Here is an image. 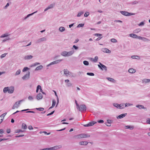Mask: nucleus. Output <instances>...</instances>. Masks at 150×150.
Listing matches in <instances>:
<instances>
[{"instance_id":"obj_28","label":"nucleus","mask_w":150,"mask_h":150,"mask_svg":"<svg viewBox=\"0 0 150 150\" xmlns=\"http://www.w3.org/2000/svg\"><path fill=\"white\" fill-rule=\"evenodd\" d=\"M21 128L23 129H27L26 125L24 123H23L21 125Z\"/></svg>"},{"instance_id":"obj_12","label":"nucleus","mask_w":150,"mask_h":150,"mask_svg":"<svg viewBox=\"0 0 150 150\" xmlns=\"http://www.w3.org/2000/svg\"><path fill=\"white\" fill-rule=\"evenodd\" d=\"M101 50L103 52H104L108 53H110L111 52V51L107 48H103Z\"/></svg>"},{"instance_id":"obj_8","label":"nucleus","mask_w":150,"mask_h":150,"mask_svg":"<svg viewBox=\"0 0 150 150\" xmlns=\"http://www.w3.org/2000/svg\"><path fill=\"white\" fill-rule=\"evenodd\" d=\"M62 148L61 145H59L54 146L53 147L50 148V150H56L60 149Z\"/></svg>"},{"instance_id":"obj_58","label":"nucleus","mask_w":150,"mask_h":150,"mask_svg":"<svg viewBox=\"0 0 150 150\" xmlns=\"http://www.w3.org/2000/svg\"><path fill=\"white\" fill-rule=\"evenodd\" d=\"M146 122L147 124H150V119L148 118L146 120Z\"/></svg>"},{"instance_id":"obj_43","label":"nucleus","mask_w":150,"mask_h":150,"mask_svg":"<svg viewBox=\"0 0 150 150\" xmlns=\"http://www.w3.org/2000/svg\"><path fill=\"white\" fill-rule=\"evenodd\" d=\"M141 31V29L140 28H138L135 30L134 31V32L135 33H138Z\"/></svg>"},{"instance_id":"obj_62","label":"nucleus","mask_w":150,"mask_h":150,"mask_svg":"<svg viewBox=\"0 0 150 150\" xmlns=\"http://www.w3.org/2000/svg\"><path fill=\"white\" fill-rule=\"evenodd\" d=\"M28 128L30 130H32L33 129L32 126L31 125L29 126L28 127Z\"/></svg>"},{"instance_id":"obj_9","label":"nucleus","mask_w":150,"mask_h":150,"mask_svg":"<svg viewBox=\"0 0 150 150\" xmlns=\"http://www.w3.org/2000/svg\"><path fill=\"white\" fill-rule=\"evenodd\" d=\"M47 40V39L45 37H43L39 38L37 40L38 43H41L42 42H45Z\"/></svg>"},{"instance_id":"obj_61","label":"nucleus","mask_w":150,"mask_h":150,"mask_svg":"<svg viewBox=\"0 0 150 150\" xmlns=\"http://www.w3.org/2000/svg\"><path fill=\"white\" fill-rule=\"evenodd\" d=\"M39 150H50V148H46L44 149H40Z\"/></svg>"},{"instance_id":"obj_24","label":"nucleus","mask_w":150,"mask_h":150,"mask_svg":"<svg viewBox=\"0 0 150 150\" xmlns=\"http://www.w3.org/2000/svg\"><path fill=\"white\" fill-rule=\"evenodd\" d=\"M43 68V66L42 65H40L39 66L37 67L35 69V71H37L41 70Z\"/></svg>"},{"instance_id":"obj_7","label":"nucleus","mask_w":150,"mask_h":150,"mask_svg":"<svg viewBox=\"0 0 150 150\" xmlns=\"http://www.w3.org/2000/svg\"><path fill=\"white\" fill-rule=\"evenodd\" d=\"M99 64H98V67L100 68V69L102 70H104L105 71L107 70V68L105 65L102 64L101 63L99 62Z\"/></svg>"},{"instance_id":"obj_11","label":"nucleus","mask_w":150,"mask_h":150,"mask_svg":"<svg viewBox=\"0 0 150 150\" xmlns=\"http://www.w3.org/2000/svg\"><path fill=\"white\" fill-rule=\"evenodd\" d=\"M43 96L41 93H40L38 94L36 96V98L38 100H41Z\"/></svg>"},{"instance_id":"obj_23","label":"nucleus","mask_w":150,"mask_h":150,"mask_svg":"<svg viewBox=\"0 0 150 150\" xmlns=\"http://www.w3.org/2000/svg\"><path fill=\"white\" fill-rule=\"evenodd\" d=\"M137 35L134 33H131L129 34V36L132 38L136 39L137 37Z\"/></svg>"},{"instance_id":"obj_37","label":"nucleus","mask_w":150,"mask_h":150,"mask_svg":"<svg viewBox=\"0 0 150 150\" xmlns=\"http://www.w3.org/2000/svg\"><path fill=\"white\" fill-rule=\"evenodd\" d=\"M30 69L28 68L27 67H25L23 69L22 71L23 72H25V71L28 70H29Z\"/></svg>"},{"instance_id":"obj_1","label":"nucleus","mask_w":150,"mask_h":150,"mask_svg":"<svg viewBox=\"0 0 150 150\" xmlns=\"http://www.w3.org/2000/svg\"><path fill=\"white\" fill-rule=\"evenodd\" d=\"M74 53V51L73 50L67 52L66 51H63L61 53V55L65 57H68L72 55Z\"/></svg>"},{"instance_id":"obj_6","label":"nucleus","mask_w":150,"mask_h":150,"mask_svg":"<svg viewBox=\"0 0 150 150\" xmlns=\"http://www.w3.org/2000/svg\"><path fill=\"white\" fill-rule=\"evenodd\" d=\"M79 111H85L86 110V107L85 105H79V108H77Z\"/></svg>"},{"instance_id":"obj_50","label":"nucleus","mask_w":150,"mask_h":150,"mask_svg":"<svg viewBox=\"0 0 150 150\" xmlns=\"http://www.w3.org/2000/svg\"><path fill=\"white\" fill-rule=\"evenodd\" d=\"M144 25V23L143 22H142L138 24L139 26H143Z\"/></svg>"},{"instance_id":"obj_27","label":"nucleus","mask_w":150,"mask_h":150,"mask_svg":"<svg viewBox=\"0 0 150 150\" xmlns=\"http://www.w3.org/2000/svg\"><path fill=\"white\" fill-rule=\"evenodd\" d=\"M9 35L8 33H4L2 35L0 36V37L1 38H5V37H7Z\"/></svg>"},{"instance_id":"obj_16","label":"nucleus","mask_w":150,"mask_h":150,"mask_svg":"<svg viewBox=\"0 0 150 150\" xmlns=\"http://www.w3.org/2000/svg\"><path fill=\"white\" fill-rule=\"evenodd\" d=\"M33 57V56L31 55L26 56L24 57L25 60H29L31 59Z\"/></svg>"},{"instance_id":"obj_39","label":"nucleus","mask_w":150,"mask_h":150,"mask_svg":"<svg viewBox=\"0 0 150 150\" xmlns=\"http://www.w3.org/2000/svg\"><path fill=\"white\" fill-rule=\"evenodd\" d=\"M7 53H5L2 54L0 56L1 58L2 59V58L6 56V55H7Z\"/></svg>"},{"instance_id":"obj_2","label":"nucleus","mask_w":150,"mask_h":150,"mask_svg":"<svg viewBox=\"0 0 150 150\" xmlns=\"http://www.w3.org/2000/svg\"><path fill=\"white\" fill-rule=\"evenodd\" d=\"M14 90V87L11 86L9 87H7L4 88L3 91L4 93H6L8 92L9 93H12L13 92Z\"/></svg>"},{"instance_id":"obj_55","label":"nucleus","mask_w":150,"mask_h":150,"mask_svg":"<svg viewBox=\"0 0 150 150\" xmlns=\"http://www.w3.org/2000/svg\"><path fill=\"white\" fill-rule=\"evenodd\" d=\"M94 35L96 36H100L102 35V34H98V33H96L94 34Z\"/></svg>"},{"instance_id":"obj_35","label":"nucleus","mask_w":150,"mask_h":150,"mask_svg":"<svg viewBox=\"0 0 150 150\" xmlns=\"http://www.w3.org/2000/svg\"><path fill=\"white\" fill-rule=\"evenodd\" d=\"M133 105V104H132L129 103H126L125 104V107H127L129 106L132 105Z\"/></svg>"},{"instance_id":"obj_51","label":"nucleus","mask_w":150,"mask_h":150,"mask_svg":"<svg viewBox=\"0 0 150 150\" xmlns=\"http://www.w3.org/2000/svg\"><path fill=\"white\" fill-rule=\"evenodd\" d=\"M72 84L71 83L69 82L66 84V86L68 87H71L72 86Z\"/></svg>"},{"instance_id":"obj_38","label":"nucleus","mask_w":150,"mask_h":150,"mask_svg":"<svg viewBox=\"0 0 150 150\" xmlns=\"http://www.w3.org/2000/svg\"><path fill=\"white\" fill-rule=\"evenodd\" d=\"M113 105L117 108H119V104L117 103H113Z\"/></svg>"},{"instance_id":"obj_36","label":"nucleus","mask_w":150,"mask_h":150,"mask_svg":"<svg viewBox=\"0 0 150 150\" xmlns=\"http://www.w3.org/2000/svg\"><path fill=\"white\" fill-rule=\"evenodd\" d=\"M11 40V39L10 38L7 37L6 39L3 40L2 41V42H5L6 41H7L9 40Z\"/></svg>"},{"instance_id":"obj_17","label":"nucleus","mask_w":150,"mask_h":150,"mask_svg":"<svg viewBox=\"0 0 150 150\" xmlns=\"http://www.w3.org/2000/svg\"><path fill=\"white\" fill-rule=\"evenodd\" d=\"M127 115V113H124L120 115H119L117 117V119H121L124 117L125 116Z\"/></svg>"},{"instance_id":"obj_3","label":"nucleus","mask_w":150,"mask_h":150,"mask_svg":"<svg viewBox=\"0 0 150 150\" xmlns=\"http://www.w3.org/2000/svg\"><path fill=\"white\" fill-rule=\"evenodd\" d=\"M90 137V135L88 134H78L75 136V138L76 139L88 138Z\"/></svg>"},{"instance_id":"obj_53","label":"nucleus","mask_w":150,"mask_h":150,"mask_svg":"<svg viewBox=\"0 0 150 150\" xmlns=\"http://www.w3.org/2000/svg\"><path fill=\"white\" fill-rule=\"evenodd\" d=\"M98 59V57L97 56H96L94 59V62H97Z\"/></svg>"},{"instance_id":"obj_48","label":"nucleus","mask_w":150,"mask_h":150,"mask_svg":"<svg viewBox=\"0 0 150 150\" xmlns=\"http://www.w3.org/2000/svg\"><path fill=\"white\" fill-rule=\"evenodd\" d=\"M111 41L112 42H114V43H115V42H117V40L116 39H114V38L111 39Z\"/></svg>"},{"instance_id":"obj_33","label":"nucleus","mask_w":150,"mask_h":150,"mask_svg":"<svg viewBox=\"0 0 150 150\" xmlns=\"http://www.w3.org/2000/svg\"><path fill=\"white\" fill-rule=\"evenodd\" d=\"M83 13L84 12L83 11H80L78 13L77 16L78 17H80L82 14H83Z\"/></svg>"},{"instance_id":"obj_60","label":"nucleus","mask_w":150,"mask_h":150,"mask_svg":"<svg viewBox=\"0 0 150 150\" xmlns=\"http://www.w3.org/2000/svg\"><path fill=\"white\" fill-rule=\"evenodd\" d=\"M98 122L99 123H103L104 122V121L103 120H100L98 121Z\"/></svg>"},{"instance_id":"obj_42","label":"nucleus","mask_w":150,"mask_h":150,"mask_svg":"<svg viewBox=\"0 0 150 150\" xmlns=\"http://www.w3.org/2000/svg\"><path fill=\"white\" fill-rule=\"evenodd\" d=\"M24 131H23L21 129H17L15 131V133H19L20 132H23Z\"/></svg>"},{"instance_id":"obj_63","label":"nucleus","mask_w":150,"mask_h":150,"mask_svg":"<svg viewBox=\"0 0 150 150\" xmlns=\"http://www.w3.org/2000/svg\"><path fill=\"white\" fill-rule=\"evenodd\" d=\"M73 48H74L75 50H77L78 49V47L76 46L75 45H74L73 46Z\"/></svg>"},{"instance_id":"obj_22","label":"nucleus","mask_w":150,"mask_h":150,"mask_svg":"<svg viewBox=\"0 0 150 150\" xmlns=\"http://www.w3.org/2000/svg\"><path fill=\"white\" fill-rule=\"evenodd\" d=\"M65 30V28L63 26L60 27L59 28V30L61 32H62L64 31Z\"/></svg>"},{"instance_id":"obj_30","label":"nucleus","mask_w":150,"mask_h":150,"mask_svg":"<svg viewBox=\"0 0 150 150\" xmlns=\"http://www.w3.org/2000/svg\"><path fill=\"white\" fill-rule=\"evenodd\" d=\"M106 78L109 81L113 83H115L116 82V81L115 79L112 78L107 77Z\"/></svg>"},{"instance_id":"obj_14","label":"nucleus","mask_w":150,"mask_h":150,"mask_svg":"<svg viewBox=\"0 0 150 150\" xmlns=\"http://www.w3.org/2000/svg\"><path fill=\"white\" fill-rule=\"evenodd\" d=\"M64 74L67 76H68L70 74V72L67 69L64 70Z\"/></svg>"},{"instance_id":"obj_32","label":"nucleus","mask_w":150,"mask_h":150,"mask_svg":"<svg viewBox=\"0 0 150 150\" xmlns=\"http://www.w3.org/2000/svg\"><path fill=\"white\" fill-rule=\"evenodd\" d=\"M131 58L133 59H140V57L138 56H132L131 57Z\"/></svg>"},{"instance_id":"obj_34","label":"nucleus","mask_w":150,"mask_h":150,"mask_svg":"<svg viewBox=\"0 0 150 150\" xmlns=\"http://www.w3.org/2000/svg\"><path fill=\"white\" fill-rule=\"evenodd\" d=\"M21 72V70L20 69H18L16 72L15 74V75L17 76V75H19L20 74Z\"/></svg>"},{"instance_id":"obj_10","label":"nucleus","mask_w":150,"mask_h":150,"mask_svg":"<svg viewBox=\"0 0 150 150\" xmlns=\"http://www.w3.org/2000/svg\"><path fill=\"white\" fill-rule=\"evenodd\" d=\"M96 123V122L95 121H92L89 122L87 124L84 125H83V126L85 127H88L91 126L93 125L94 124Z\"/></svg>"},{"instance_id":"obj_13","label":"nucleus","mask_w":150,"mask_h":150,"mask_svg":"<svg viewBox=\"0 0 150 150\" xmlns=\"http://www.w3.org/2000/svg\"><path fill=\"white\" fill-rule=\"evenodd\" d=\"M62 61V59H59L57 60L56 61H54L51 63V64L52 65L57 64L60 62H61Z\"/></svg>"},{"instance_id":"obj_40","label":"nucleus","mask_w":150,"mask_h":150,"mask_svg":"<svg viewBox=\"0 0 150 150\" xmlns=\"http://www.w3.org/2000/svg\"><path fill=\"white\" fill-rule=\"evenodd\" d=\"M142 40L145 42H148L150 41L149 39L144 37H143Z\"/></svg>"},{"instance_id":"obj_15","label":"nucleus","mask_w":150,"mask_h":150,"mask_svg":"<svg viewBox=\"0 0 150 150\" xmlns=\"http://www.w3.org/2000/svg\"><path fill=\"white\" fill-rule=\"evenodd\" d=\"M88 142L86 141H81L79 143V144L80 145H86Z\"/></svg>"},{"instance_id":"obj_29","label":"nucleus","mask_w":150,"mask_h":150,"mask_svg":"<svg viewBox=\"0 0 150 150\" xmlns=\"http://www.w3.org/2000/svg\"><path fill=\"white\" fill-rule=\"evenodd\" d=\"M37 11H35V12H33V13L31 14H29L28 15H27V16H26L24 18V20H26V19L28 18L29 16H32L33 15V14H34V13H37Z\"/></svg>"},{"instance_id":"obj_21","label":"nucleus","mask_w":150,"mask_h":150,"mask_svg":"<svg viewBox=\"0 0 150 150\" xmlns=\"http://www.w3.org/2000/svg\"><path fill=\"white\" fill-rule=\"evenodd\" d=\"M125 128L126 129H129L130 130H132L134 129V127L133 126H125Z\"/></svg>"},{"instance_id":"obj_41","label":"nucleus","mask_w":150,"mask_h":150,"mask_svg":"<svg viewBox=\"0 0 150 150\" xmlns=\"http://www.w3.org/2000/svg\"><path fill=\"white\" fill-rule=\"evenodd\" d=\"M35 109L40 111H43L44 110V108H36Z\"/></svg>"},{"instance_id":"obj_31","label":"nucleus","mask_w":150,"mask_h":150,"mask_svg":"<svg viewBox=\"0 0 150 150\" xmlns=\"http://www.w3.org/2000/svg\"><path fill=\"white\" fill-rule=\"evenodd\" d=\"M143 83H148L150 82V79H144L142 80Z\"/></svg>"},{"instance_id":"obj_54","label":"nucleus","mask_w":150,"mask_h":150,"mask_svg":"<svg viewBox=\"0 0 150 150\" xmlns=\"http://www.w3.org/2000/svg\"><path fill=\"white\" fill-rule=\"evenodd\" d=\"M75 102L76 106V108H79V105L77 103V101L76 100H75Z\"/></svg>"},{"instance_id":"obj_18","label":"nucleus","mask_w":150,"mask_h":150,"mask_svg":"<svg viewBox=\"0 0 150 150\" xmlns=\"http://www.w3.org/2000/svg\"><path fill=\"white\" fill-rule=\"evenodd\" d=\"M54 6V5L52 4L50 5L49 6H48L47 8L45 9L44 11H46L49 9L53 8V7Z\"/></svg>"},{"instance_id":"obj_64","label":"nucleus","mask_w":150,"mask_h":150,"mask_svg":"<svg viewBox=\"0 0 150 150\" xmlns=\"http://www.w3.org/2000/svg\"><path fill=\"white\" fill-rule=\"evenodd\" d=\"M41 86L39 85H38L37 87V88L38 89V90H41Z\"/></svg>"},{"instance_id":"obj_57","label":"nucleus","mask_w":150,"mask_h":150,"mask_svg":"<svg viewBox=\"0 0 150 150\" xmlns=\"http://www.w3.org/2000/svg\"><path fill=\"white\" fill-rule=\"evenodd\" d=\"M28 100H33V98L31 96H29L28 97Z\"/></svg>"},{"instance_id":"obj_25","label":"nucleus","mask_w":150,"mask_h":150,"mask_svg":"<svg viewBox=\"0 0 150 150\" xmlns=\"http://www.w3.org/2000/svg\"><path fill=\"white\" fill-rule=\"evenodd\" d=\"M111 120H107V122L105 123V125L108 126H110L111 125Z\"/></svg>"},{"instance_id":"obj_20","label":"nucleus","mask_w":150,"mask_h":150,"mask_svg":"<svg viewBox=\"0 0 150 150\" xmlns=\"http://www.w3.org/2000/svg\"><path fill=\"white\" fill-rule=\"evenodd\" d=\"M120 12L121 13L125 16H129V13H128L127 12L125 11H120Z\"/></svg>"},{"instance_id":"obj_47","label":"nucleus","mask_w":150,"mask_h":150,"mask_svg":"<svg viewBox=\"0 0 150 150\" xmlns=\"http://www.w3.org/2000/svg\"><path fill=\"white\" fill-rule=\"evenodd\" d=\"M56 103V101L55 100H53L52 101V105L54 107Z\"/></svg>"},{"instance_id":"obj_56","label":"nucleus","mask_w":150,"mask_h":150,"mask_svg":"<svg viewBox=\"0 0 150 150\" xmlns=\"http://www.w3.org/2000/svg\"><path fill=\"white\" fill-rule=\"evenodd\" d=\"M6 114H7L6 112L5 113L3 114H2L0 116V117H2V118L3 119L4 117L5 116V115H6Z\"/></svg>"},{"instance_id":"obj_44","label":"nucleus","mask_w":150,"mask_h":150,"mask_svg":"<svg viewBox=\"0 0 150 150\" xmlns=\"http://www.w3.org/2000/svg\"><path fill=\"white\" fill-rule=\"evenodd\" d=\"M83 64L84 65L86 66L89 65V62L86 61H84L83 62Z\"/></svg>"},{"instance_id":"obj_59","label":"nucleus","mask_w":150,"mask_h":150,"mask_svg":"<svg viewBox=\"0 0 150 150\" xmlns=\"http://www.w3.org/2000/svg\"><path fill=\"white\" fill-rule=\"evenodd\" d=\"M9 4L8 3L6 4V6L4 7V8L6 9L7 8V7L9 6Z\"/></svg>"},{"instance_id":"obj_49","label":"nucleus","mask_w":150,"mask_h":150,"mask_svg":"<svg viewBox=\"0 0 150 150\" xmlns=\"http://www.w3.org/2000/svg\"><path fill=\"white\" fill-rule=\"evenodd\" d=\"M84 24H81L80 23L79 24L78 26H77V28H80L81 27H82L83 26Z\"/></svg>"},{"instance_id":"obj_19","label":"nucleus","mask_w":150,"mask_h":150,"mask_svg":"<svg viewBox=\"0 0 150 150\" xmlns=\"http://www.w3.org/2000/svg\"><path fill=\"white\" fill-rule=\"evenodd\" d=\"M128 71L130 73L132 74L135 73L136 71V70L134 69L130 68L129 69Z\"/></svg>"},{"instance_id":"obj_46","label":"nucleus","mask_w":150,"mask_h":150,"mask_svg":"<svg viewBox=\"0 0 150 150\" xmlns=\"http://www.w3.org/2000/svg\"><path fill=\"white\" fill-rule=\"evenodd\" d=\"M89 13L88 12H86L84 14V16L85 17H87L89 16Z\"/></svg>"},{"instance_id":"obj_4","label":"nucleus","mask_w":150,"mask_h":150,"mask_svg":"<svg viewBox=\"0 0 150 150\" xmlns=\"http://www.w3.org/2000/svg\"><path fill=\"white\" fill-rule=\"evenodd\" d=\"M24 101V100H22L16 102L12 107V109L18 108L19 106L21 103Z\"/></svg>"},{"instance_id":"obj_52","label":"nucleus","mask_w":150,"mask_h":150,"mask_svg":"<svg viewBox=\"0 0 150 150\" xmlns=\"http://www.w3.org/2000/svg\"><path fill=\"white\" fill-rule=\"evenodd\" d=\"M87 74L88 75L91 76H94V73H87Z\"/></svg>"},{"instance_id":"obj_45","label":"nucleus","mask_w":150,"mask_h":150,"mask_svg":"<svg viewBox=\"0 0 150 150\" xmlns=\"http://www.w3.org/2000/svg\"><path fill=\"white\" fill-rule=\"evenodd\" d=\"M121 109H123L125 108V103H123L120 104Z\"/></svg>"},{"instance_id":"obj_26","label":"nucleus","mask_w":150,"mask_h":150,"mask_svg":"<svg viewBox=\"0 0 150 150\" xmlns=\"http://www.w3.org/2000/svg\"><path fill=\"white\" fill-rule=\"evenodd\" d=\"M137 108H139V109H146V108H144L143 105H136Z\"/></svg>"},{"instance_id":"obj_5","label":"nucleus","mask_w":150,"mask_h":150,"mask_svg":"<svg viewBox=\"0 0 150 150\" xmlns=\"http://www.w3.org/2000/svg\"><path fill=\"white\" fill-rule=\"evenodd\" d=\"M30 72L29 71L27 73V74L24 75V76L22 77V78L23 80H26L30 78Z\"/></svg>"}]
</instances>
